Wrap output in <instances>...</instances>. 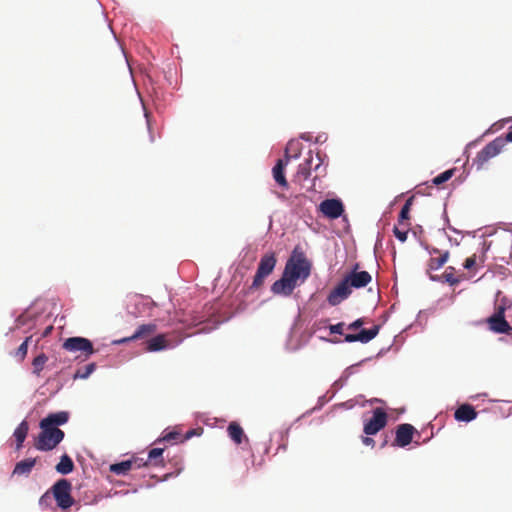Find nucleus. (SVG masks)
Masks as SVG:
<instances>
[{
    "mask_svg": "<svg viewBox=\"0 0 512 512\" xmlns=\"http://www.w3.org/2000/svg\"><path fill=\"white\" fill-rule=\"evenodd\" d=\"M69 420V413L60 411L50 413L40 421V429L38 437L35 439L34 446L39 451L53 450L63 440L65 434L58 428Z\"/></svg>",
    "mask_w": 512,
    "mask_h": 512,
    "instance_id": "1",
    "label": "nucleus"
},
{
    "mask_svg": "<svg viewBox=\"0 0 512 512\" xmlns=\"http://www.w3.org/2000/svg\"><path fill=\"white\" fill-rule=\"evenodd\" d=\"M284 272L294 281L304 282L311 273V263L305 253L298 247L294 248L291 256L287 260Z\"/></svg>",
    "mask_w": 512,
    "mask_h": 512,
    "instance_id": "2",
    "label": "nucleus"
},
{
    "mask_svg": "<svg viewBox=\"0 0 512 512\" xmlns=\"http://www.w3.org/2000/svg\"><path fill=\"white\" fill-rule=\"evenodd\" d=\"M50 491L58 507L61 509H69L74 504V499L71 495L72 484L69 480L59 479L53 484Z\"/></svg>",
    "mask_w": 512,
    "mask_h": 512,
    "instance_id": "3",
    "label": "nucleus"
},
{
    "mask_svg": "<svg viewBox=\"0 0 512 512\" xmlns=\"http://www.w3.org/2000/svg\"><path fill=\"white\" fill-rule=\"evenodd\" d=\"M62 347L71 353L80 352L78 357H83L84 360L88 359L92 354L95 353L92 342L84 337L67 338L64 341Z\"/></svg>",
    "mask_w": 512,
    "mask_h": 512,
    "instance_id": "4",
    "label": "nucleus"
},
{
    "mask_svg": "<svg viewBox=\"0 0 512 512\" xmlns=\"http://www.w3.org/2000/svg\"><path fill=\"white\" fill-rule=\"evenodd\" d=\"M503 147L504 140L502 137H498L488 143L477 153L475 163L478 165V168H481L487 161L498 155Z\"/></svg>",
    "mask_w": 512,
    "mask_h": 512,
    "instance_id": "5",
    "label": "nucleus"
},
{
    "mask_svg": "<svg viewBox=\"0 0 512 512\" xmlns=\"http://www.w3.org/2000/svg\"><path fill=\"white\" fill-rule=\"evenodd\" d=\"M387 413L382 408L373 410V416L365 424L363 431L366 435H375L387 424Z\"/></svg>",
    "mask_w": 512,
    "mask_h": 512,
    "instance_id": "6",
    "label": "nucleus"
},
{
    "mask_svg": "<svg viewBox=\"0 0 512 512\" xmlns=\"http://www.w3.org/2000/svg\"><path fill=\"white\" fill-rule=\"evenodd\" d=\"M488 323L490 329L496 333L510 334L512 331V327L505 320L503 307H495V312L491 317H489Z\"/></svg>",
    "mask_w": 512,
    "mask_h": 512,
    "instance_id": "7",
    "label": "nucleus"
},
{
    "mask_svg": "<svg viewBox=\"0 0 512 512\" xmlns=\"http://www.w3.org/2000/svg\"><path fill=\"white\" fill-rule=\"evenodd\" d=\"M319 211L327 218L337 219L344 212V206L339 199H326L320 203Z\"/></svg>",
    "mask_w": 512,
    "mask_h": 512,
    "instance_id": "8",
    "label": "nucleus"
},
{
    "mask_svg": "<svg viewBox=\"0 0 512 512\" xmlns=\"http://www.w3.org/2000/svg\"><path fill=\"white\" fill-rule=\"evenodd\" d=\"M296 286L297 282L283 271L281 278L272 284L271 291L276 295L289 296Z\"/></svg>",
    "mask_w": 512,
    "mask_h": 512,
    "instance_id": "9",
    "label": "nucleus"
},
{
    "mask_svg": "<svg viewBox=\"0 0 512 512\" xmlns=\"http://www.w3.org/2000/svg\"><path fill=\"white\" fill-rule=\"evenodd\" d=\"M351 292V288L349 287L346 280L343 278V280L334 289L330 291L327 297V301L331 306H336L340 304L343 300L347 299L350 296Z\"/></svg>",
    "mask_w": 512,
    "mask_h": 512,
    "instance_id": "10",
    "label": "nucleus"
},
{
    "mask_svg": "<svg viewBox=\"0 0 512 512\" xmlns=\"http://www.w3.org/2000/svg\"><path fill=\"white\" fill-rule=\"evenodd\" d=\"M415 428L408 423L400 424L396 428L394 445L405 447L412 442Z\"/></svg>",
    "mask_w": 512,
    "mask_h": 512,
    "instance_id": "11",
    "label": "nucleus"
},
{
    "mask_svg": "<svg viewBox=\"0 0 512 512\" xmlns=\"http://www.w3.org/2000/svg\"><path fill=\"white\" fill-rule=\"evenodd\" d=\"M344 279L351 289H359L366 287L371 282L372 276L367 271L357 272L353 270L351 273L347 274Z\"/></svg>",
    "mask_w": 512,
    "mask_h": 512,
    "instance_id": "12",
    "label": "nucleus"
},
{
    "mask_svg": "<svg viewBox=\"0 0 512 512\" xmlns=\"http://www.w3.org/2000/svg\"><path fill=\"white\" fill-rule=\"evenodd\" d=\"M380 330V326L375 325L370 329H362L357 334H346L344 340L346 342L352 343V342H361V343H368L372 339H374Z\"/></svg>",
    "mask_w": 512,
    "mask_h": 512,
    "instance_id": "13",
    "label": "nucleus"
},
{
    "mask_svg": "<svg viewBox=\"0 0 512 512\" xmlns=\"http://www.w3.org/2000/svg\"><path fill=\"white\" fill-rule=\"evenodd\" d=\"M276 262H277V260H276L275 254L267 253L261 257L260 262L257 267V271L267 277L268 275H270L273 272Z\"/></svg>",
    "mask_w": 512,
    "mask_h": 512,
    "instance_id": "14",
    "label": "nucleus"
},
{
    "mask_svg": "<svg viewBox=\"0 0 512 512\" xmlns=\"http://www.w3.org/2000/svg\"><path fill=\"white\" fill-rule=\"evenodd\" d=\"M312 162V151H309L308 157L304 160L303 163H301L298 166L297 172L295 174V181L301 183L302 181L307 180L309 178V176L311 175Z\"/></svg>",
    "mask_w": 512,
    "mask_h": 512,
    "instance_id": "15",
    "label": "nucleus"
},
{
    "mask_svg": "<svg viewBox=\"0 0 512 512\" xmlns=\"http://www.w3.org/2000/svg\"><path fill=\"white\" fill-rule=\"evenodd\" d=\"M289 162L284 159H279L276 165L272 169L273 178L278 185H280L284 189H288L289 185L286 180L284 170Z\"/></svg>",
    "mask_w": 512,
    "mask_h": 512,
    "instance_id": "16",
    "label": "nucleus"
},
{
    "mask_svg": "<svg viewBox=\"0 0 512 512\" xmlns=\"http://www.w3.org/2000/svg\"><path fill=\"white\" fill-rule=\"evenodd\" d=\"M457 421L470 422L477 417L474 407L469 404L460 405L454 413Z\"/></svg>",
    "mask_w": 512,
    "mask_h": 512,
    "instance_id": "17",
    "label": "nucleus"
},
{
    "mask_svg": "<svg viewBox=\"0 0 512 512\" xmlns=\"http://www.w3.org/2000/svg\"><path fill=\"white\" fill-rule=\"evenodd\" d=\"M134 466L140 468L142 466L139 459H130L126 461H122L120 463H115L110 466V471L116 475H125L130 471Z\"/></svg>",
    "mask_w": 512,
    "mask_h": 512,
    "instance_id": "18",
    "label": "nucleus"
},
{
    "mask_svg": "<svg viewBox=\"0 0 512 512\" xmlns=\"http://www.w3.org/2000/svg\"><path fill=\"white\" fill-rule=\"evenodd\" d=\"M156 329H157V327L155 324L140 325L132 336L124 338V339L118 341V343H124V342H128L131 340H136V339L146 337L148 335L153 334L156 331Z\"/></svg>",
    "mask_w": 512,
    "mask_h": 512,
    "instance_id": "19",
    "label": "nucleus"
},
{
    "mask_svg": "<svg viewBox=\"0 0 512 512\" xmlns=\"http://www.w3.org/2000/svg\"><path fill=\"white\" fill-rule=\"evenodd\" d=\"M36 462V458H27L18 462L14 467L13 475L28 476L31 473L34 466L36 465Z\"/></svg>",
    "mask_w": 512,
    "mask_h": 512,
    "instance_id": "20",
    "label": "nucleus"
},
{
    "mask_svg": "<svg viewBox=\"0 0 512 512\" xmlns=\"http://www.w3.org/2000/svg\"><path fill=\"white\" fill-rule=\"evenodd\" d=\"M168 347V341L164 334H159L147 341L146 350L149 352H156L164 350Z\"/></svg>",
    "mask_w": 512,
    "mask_h": 512,
    "instance_id": "21",
    "label": "nucleus"
},
{
    "mask_svg": "<svg viewBox=\"0 0 512 512\" xmlns=\"http://www.w3.org/2000/svg\"><path fill=\"white\" fill-rule=\"evenodd\" d=\"M164 449L162 448H153L148 453V459L141 463L142 466H163L164 459L162 457Z\"/></svg>",
    "mask_w": 512,
    "mask_h": 512,
    "instance_id": "22",
    "label": "nucleus"
},
{
    "mask_svg": "<svg viewBox=\"0 0 512 512\" xmlns=\"http://www.w3.org/2000/svg\"><path fill=\"white\" fill-rule=\"evenodd\" d=\"M229 437L236 443L241 444L243 439L248 441L243 428L237 422H231L227 428Z\"/></svg>",
    "mask_w": 512,
    "mask_h": 512,
    "instance_id": "23",
    "label": "nucleus"
},
{
    "mask_svg": "<svg viewBox=\"0 0 512 512\" xmlns=\"http://www.w3.org/2000/svg\"><path fill=\"white\" fill-rule=\"evenodd\" d=\"M56 471L60 474L67 475L74 470V463L70 456L64 454L60 458V462L55 467Z\"/></svg>",
    "mask_w": 512,
    "mask_h": 512,
    "instance_id": "24",
    "label": "nucleus"
},
{
    "mask_svg": "<svg viewBox=\"0 0 512 512\" xmlns=\"http://www.w3.org/2000/svg\"><path fill=\"white\" fill-rule=\"evenodd\" d=\"M301 154V144L297 141H289L286 149H285V155L284 160L289 162L291 158H298Z\"/></svg>",
    "mask_w": 512,
    "mask_h": 512,
    "instance_id": "25",
    "label": "nucleus"
},
{
    "mask_svg": "<svg viewBox=\"0 0 512 512\" xmlns=\"http://www.w3.org/2000/svg\"><path fill=\"white\" fill-rule=\"evenodd\" d=\"M29 430V425L27 421L23 420L18 427L14 431V437L17 441V449L22 447L23 442L25 441Z\"/></svg>",
    "mask_w": 512,
    "mask_h": 512,
    "instance_id": "26",
    "label": "nucleus"
},
{
    "mask_svg": "<svg viewBox=\"0 0 512 512\" xmlns=\"http://www.w3.org/2000/svg\"><path fill=\"white\" fill-rule=\"evenodd\" d=\"M449 258V252L445 251L444 253L440 254L439 257H432L429 260L428 267L430 270H438L440 269L448 260Z\"/></svg>",
    "mask_w": 512,
    "mask_h": 512,
    "instance_id": "27",
    "label": "nucleus"
},
{
    "mask_svg": "<svg viewBox=\"0 0 512 512\" xmlns=\"http://www.w3.org/2000/svg\"><path fill=\"white\" fill-rule=\"evenodd\" d=\"M47 361H48V357L44 353H41L38 356H36L32 362L33 373L37 376H40Z\"/></svg>",
    "mask_w": 512,
    "mask_h": 512,
    "instance_id": "28",
    "label": "nucleus"
},
{
    "mask_svg": "<svg viewBox=\"0 0 512 512\" xmlns=\"http://www.w3.org/2000/svg\"><path fill=\"white\" fill-rule=\"evenodd\" d=\"M442 279L451 286L460 283V278L455 276V268L452 266L446 268L445 272L442 274Z\"/></svg>",
    "mask_w": 512,
    "mask_h": 512,
    "instance_id": "29",
    "label": "nucleus"
},
{
    "mask_svg": "<svg viewBox=\"0 0 512 512\" xmlns=\"http://www.w3.org/2000/svg\"><path fill=\"white\" fill-rule=\"evenodd\" d=\"M455 170V168H452L442 172L441 174L437 175L432 179V183L436 186L442 185L443 183L447 182L452 178V176L455 173Z\"/></svg>",
    "mask_w": 512,
    "mask_h": 512,
    "instance_id": "30",
    "label": "nucleus"
},
{
    "mask_svg": "<svg viewBox=\"0 0 512 512\" xmlns=\"http://www.w3.org/2000/svg\"><path fill=\"white\" fill-rule=\"evenodd\" d=\"M32 339V336L27 337L24 342L18 347V349L14 353V357L18 361H23L27 355L28 351V344L30 340Z\"/></svg>",
    "mask_w": 512,
    "mask_h": 512,
    "instance_id": "31",
    "label": "nucleus"
},
{
    "mask_svg": "<svg viewBox=\"0 0 512 512\" xmlns=\"http://www.w3.org/2000/svg\"><path fill=\"white\" fill-rule=\"evenodd\" d=\"M95 368V363H90L84 366L83 368L78 369L77 372L75 373L74 378L86 379L95 370Z\"/></svg>",
    "mask_w": 512,
    "mask_h": 512,
    "instance_id": "32",
    "label": "nucleus"
},
{
    "mask_svg": "<svg viewBox=\"0 0 512 512\" xmlns=\"http://www.w3.org/2000/svg\"><path fill=\"white\" fill-rule=\"evenodd\" d=\"M411 204H412V198H409L405 204L403 205L401 211H400V214H399V224H403V222L405 220H409L410 216H409V213H410V207H411Z\"/></svg>",
    "mask_w": 512,
    "mask_h": 512,
    "instance_id": "33",
    "label": "nucleus"
},
{
    "mask_svg": "<svg viewBox=\"0 0 512 512\" xmlns=\"http://www.w3.org/2000/svg\"><path fill=\"white\" fill-rule=\"evenodd\" d=\"M316 158H317L318 162H317V164L314 167V170L317 173L315 178H317L319 176H324L326 174V167H323L324 159L322 158V156H321V154L319 152L316 153Z\"/></svg>",
    "mask_w": 512,
    "mask_h": 512,
    "instance_id": "34",
    "label": "nucleus"
},
{
    "mask_svg": "<svg viewBox=\"0 0 512 512\" xmlns=\"http://www.w3.org/2000/svg\"><path fill=\"white\" fill-rule=\"evenodd\" d=\"M266 276L261 274L260 272L256 271V274L254 276V279H253V282H252V285H251V289H258L260 288L263 283H264V280H265Z\"/></svg>",
    "mask_w": 512,
    "mask_h": 512,
    "instance_id": "35",
    "label": "nucleus"
},
{
    "mask_svg": "<svg viewBox=\"0 0 512 512\" xmlns=\"http://www.w3.org/2000/svg\"><path fill=\"white\" fill-rule=\"evenodd\" d=\"M393 233H394L395 237L399 241L405 242L406 239H407L408 230L407 229L406 230H401V229H399L398 227L395 226L394 229H393Z\"/></svg>",
    "mask_w": 512,
    "mask_h": 512,
    "instance_id": "36",
    "label": "nucleus"
},
{
    "mask_svg": "<svg viewBox=\"0 0 512 512\" xmlns=\"http://www.w3.org/2000/svg\"><path fill=\"white\" fill-rule=\"evenodd\" d=\"M344 326H345V324L343 322H340V323H337V324H334V325H330L329 326L330 333L331 334H340V335H342L343 334Z\"/></svg>",
    "mask_w": 512,
    "mask_h": 512,
    "instance_id": "37",
    "label": "nucleus"
},
{
    "mask_svg": "<svg viewBox=\"0 0 512 512\" xmlns=\"http://www.w3.org/2000/svg\"><path fill=\"white\" fill-rule=\"evenodd\" d=\"M475 264H476V256L472 255L465 260L463 266L465 269L470 270L475 266Z\"/></svg>",
    "mask_w": 512,
    "mask_h": 512,
    "instance_id": "38",
    "label": "nucleus"
},
{
    "mask_svg": "<svg viewBox=\"0 0 512 512\" xmlns=\"http://www.w3.org/2000/svg\"><path fill=\"white\" fill-rule=\"evenodd\" d=\"M364 319L363 318H359L357 320H355L354 322H352L351 324L348 325V329L349 330H357L359 329L360 327H362L364 325Z\"/></svg>",
    "mask_w": 512,
    "mask_h": 512,
    "instance_id": "39",
    "label": "nucleus"
},
{
    "mask_svg": "<svg viewBox=\"0 0 512 512\" xmlns=\"http://www.w3.org/2000/svg\"><path fill=\"white\" fill-rule=\"evenodd\" d=\"M202 432H203L202 428L191 429V430L186 432L185 439H190V438H192L193 436H196V435L199 436V435H201Z\"/></svg>",
    "mask_w": 512,
    "mask_h": 512,
    "instance_id": "40",
    "label": "nucleus"
},
{
    "mask_svg": "<svg viewBox=\"0 0 512 512\" xmlns=\"http://www.w3.org/2000/svg\"><path fill=\"white\" fill-rule=\"evenodd\" d=\"M496 307H503L504 308V312H505L506 309L510 307V302H509V300L506 297H503L496 304Z\"/></svg>",
    "mask_w": 512,
    "mask_h": 512,
    "instance_id": "41",
    "label": "nucleus"
},
{
    "mask_svg": "<svg viewBox=\"0 0 512 512\" xmlns=\"http://www.w3.org/2000/svg\"><path fill=\"white\" fill-rule=\"evenodd\" d=\"M50 493L51 491H47L45 492L41 497H40V500H39V504L40 505H45L48 503V501H50L51 499V496H50Z\"/></svg>",
    "mask_w": 512,
    "mask_h": 512,
    "instance_id": "42",
    "label": "nucleus"
},
{
    "mask_svg": "<svg viewBox=\"0 0 512 512\" xmlns=\"http://www.w3.org/2000/svg\"><path fill=\"white\" fill-rule=\"evenodd\" d=\"M179 436V433L177 432H169L167 433L164 437H163V440H166V441H171V440H175L177 439Z\"/></svg>",
    "mask_w": 512,
    "mask_h": 512,
    "instance_id": "43",
    "label": "nucleus"
},
{
    "mask_svg": "<svg viewBox=\"0 0 512 512\" xmlns=\"http://www.w3.org/2000/svg\"><path fill=\"white\" fill-rule=\"evenodd\" d=\"M362 442L365 445H367V446H374V444H375V441L372 438L368 437V436L367 437H363L362 438Z\"/></svg>",
    "mask_w": 512,
    "mask_h": 512,
    "instance_id": "44",
    "label": "nucleus"
},
{
    "mask_svg": "<svg viewBox=\"0 0 512 512\" xmlns=\"http://www.w3.org/2000/svg\"><path fill=\"white\" fill-rule=\"evenodd\" d=\"M503 140H504V144L506 142H512V131H509L508 133H506L505 138H503Z\"/></svg>",
    "mask_w": 512,
    "mask_h": 512,
    "instance_id": "45",
    "label": "nucleus"
},
{
    "mask_svg": "<svg viewBox=\"0 0 512 512\" xmlns=\"http://www.w3.org/2000/svg\"><path fill=\"white\" fill-rule=\"evenodd\" d=\"M430 253L431 254H440V251L437 248H433Z\"/></svg>",
    "mask_w": 512,
    "mask_h": 512,
    "instance_id": "46",
    "label": "nucleus"
}]
</instances>
